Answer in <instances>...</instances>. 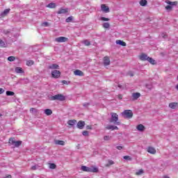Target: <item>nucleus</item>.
<instances>
[{
	"label": "nucleus",
	"mask_w": 178,
	"mask_h": 178,
	"mask_svg": "<svg viewBox=\"0 0 178 178\" xmlns=\"http://www.w3.org/2000/svg\"><path fill=\"white\" fill-rule=\"evenodd\" d=\"M111 118L109 119V122L113 123L115 126H120L121 123L119 122V115L116 113H111Z\"/></svg>",
	"instance_id": "f257e3e1"
},
{
	"label": "nucleus",
	"mask_w": 178,
	"mask_h": 178,
	"mask_svg": "<svg viewBox=\"0 0 178 178\" xmlns=\"http://www.w3.org/2000/svg\"><path fill=\"white\" fill-rule=\"evenodd\" d=\"M50 101H65L66 99V97L62 94H58L54 96H51L49 97Z\"/></svg>",
	"instance_id": "f03ea898"
},
{
	"label": "nucleus",
	"mask_w": 178,
	"mask_h": 178,
	"mask_svg": "<svg viewBox=\"0 0 178 178\" xmlns=\"http://www.w3.org/2000/svg\"><path fill=\"white\" fill-rule=\"evenodd\" d=\"M81 170L83 172H90L92 173H97L98 172V168L97 167H87L86 165H83L81 167Z\"/></svg>",
	"instance_id": "7ed1b4c3"
},
{
	"label": "nucleus",
	"mask_w": 178,
	"mask_h": 178,
	"mask_svg": "<svg viewBox=\"0 0 178 178\" xmlns=\"http://www.w3.org/2000/svg\"><path fill=\"white\" fill-rule=\"evenodd\" d=\"M121 115L124 119H131L133 118V111L131 110H124Z\"/></svg>",
	"instance_id": "20e7f679"
},
{
	"label": "nucleus",
	"mask_w": 178,
	"mask_h": 178,
	"mask_svg": "<svg viewBox=\"0 0 178 178\" xmlns=\"http://www.w3.org/2000/svg\"><path fill=\"white\" fill-rule=\"evenodd\" d=\"M9 144H12L13 145H15V147H17L22 145V141L21 140L15 141V138H11L9 139Z\"/></svg>",
	"instance_id": "39448f33"
},
{
	"label": "nucleus",
	"mask_w": 178,
	"mask_h": 178,
	"mask_svg": "<svg viewBox=\"0 0 178 178\" xmlns=\"http://www.w3.org/2000/svg\"><path fill=\"white\" fill-rule=\"evenodd\" d=\"M51 77L54 79H58V77H60V71L56 70L52 71Z\"/></svg>",
	"instance_id": "423d86ee"
},
{
	"label": "nucleus",
	"mask_w": 178,
	"mask_h": 178,
	"mask_svg": "<svg viewBox=\"0 0 178 178\" xmlns=\"http://www.w3.org/2000/svg\"><path fill=\"white\" fill-rule=\"evenodd\" d=\"M67 40H68L67 38L60 36V37L56 38L55 39V42H66V41H67Z\"/></svg>",
	"instance_id": "0eeeda50"
},
{
	"label": "nucleus",
	"mask_w": 178,
	"mask_h": 178,
	"mask_svg": "<svg viewBox=\"0 0 178 178\" xmlns=\"http://www.w3.org/2000/svg\"><path fill=\"white\" fill-rule=\"evenodd\" d=\"M84 126H86V122L84 121H79L76 124V127L80 130H83V129H84Z\"/></svg>",
	"instance_id": "6e6552de"
},
{
	"label": "nucleus",
	"mask_w": 178,
	"mask_h": 178,
	"mask_svg": "<svg viewBox=\"0 0 178 178\" xmlns=\"http://www.w3.org/2000/svg\"><path fill=\"white\" fill-rule=\"evenodd\" d=\"M104 66H109L111 65V59L108 56H105L103 59Z\"/></svg>",
	"instance_id": "1a4fd4ad"
},
{
	"label": "nucleus",
	"mask_w": 178,
	"mask_h": 178,
	"mask_svg": "<svg viewBox=\"0 0 178 178\" xmlns=\"http://www.w3.org/2000/svg\"><path fill=\"white\" fill-rule=\"evenodd\" d=\"M69 12V8H60L58 12V15H66Z\"/></svg>",
	"instance_id": "9d476101"
},
{
	"label": "nucleus",
	"mask_w": 178,
	"mask_h": 178,
	"mask_svg": "<svg viewBox=\"0 0 178 178\" xmlns=\"http://www.w3.org/2000/svg\"><path fill=\"white\" fill-rule=\"evenodd\" d=\"M147 151L149 152V154H152V155H155V154H156V149H155V148L153 147H148Z\"/></svg>",
	"instance_id": "9b49d317"
},
{
	"label": "nucleus",
	"mask_w": 178,
	"mask_h": 178,
	"mask_svg": "<svg viewBox=\"0 0 178 178\" xmlns=\"http://www.w3.org/2000/svg\"><path fill=\"white\" fill-rule=\"evenodd\" d=\"M15 73H17L18 74H23L24 73V70H23V68L20 67H16L15 68Z\"/></svg>",
	"instance_id": "f8f14e48"
},
{
	"label": "nucleus",
	"mask_w": 178,
	"mask_h": 178,
	"mask_svg": "<svg viewBox=\"0 0 178 178\" xmlns=\"http://www.w3.org/2000/svg\"><path fill=\"white\" fill-rule=\"evenodd\" d=\"M101 9L102 12H105V13H109V7L106 6L105 4H102Z\"/></svg>",
	"instance_id": "ddd939ff"
},
{
	"label": "nucleus",
	"mask_w": 178,
	"mask_h": 178,
	"mask_svg": "<svg viewBox=\"0 0 178 178\" xmlns=\"http://www.w3.org/2000/svg\"><path fill=\"white\" fill-rule=\"evenodd\" d=\"M141 97V94L140 92H134L132 94L133 101H136L138 99V97Z\"/></svg>",
	"instance_id": "4468645a"
},
{
	"label": "nucleus",
	"mask_w": 178,
	"mask_h": 178,
	"mask_svg": "<svg viewBox=\"0 0 178 178\" xmlns=\"http://www.w3.org/2000/svg\"><path fill=\"white\" fill-rule=\"evenodd\" d=\"M49 69H51V70H55L56 69H59V65L58 64H51L49 65Z\"/></svg>",
	"instance_id": "2eb2a0df"
},
{
	"label": "nucleus",
	"mask_w": 178,
	"mask_h": 178,
	"mask_svg": "<svg viewBox=\"0 0 178 178\" xmlns=\"http://www.w3.org/2000/svg\"><path fill=\"white\" fill-rule=\"evenodd\" d=\"M169 106L170 108H171V109H176L177 108H178V103L177 102L170 103Z\"/></svg>",
	"instance_id": "dca6fc26"
},
{
	"label": "nucleus",
	"mask_w": 178,
	"mask_h": 178,
	"mask_svg": "<svg viewBox=\"0 0 178 178\" xmlns=\"http://www.w3.org/2000/svg\"><path fill=\"white\" fill-rule=\"evenodd\" d=\"M74 74L75 76H84V73L80 70H76L74 72Z\"/></svg>",
	"instance_id": "f3484780"
},
{
	"label": "nucleus",
	"mask_w": 178,
	"mask_h": 178,
	"mask_svg": "<svg viewBox=\"0 0 178 178\" xmlns=\"http://www.w3.org/2000/svg\"><path fill=\"white\" fill-rule=\"evenodd\" d=\"M136 129L138 131H144V130H145V127L142 124H140L136 127Z\"/></svg>",
	"instance_id": "a211bd4d"
},
{
	"label": "nucleus",
	"mask_w": 178,
	"mask_h": 178,
	"mask_svg": "<svg viewBox=\"0 0 178 178\" xmlns=\"http://www.w3.org/2000/svg\"><path fill=\"white\" fill-rule=\"evenodd\" d=\"M44 114L47 115V116H51V115L52 114V110L47 108L44 111Z\"/></svg>",
	"instance_id": "6ab92c4d"
},
{
	"label": "nucleus",
	"mask_w": 178,
	"mask_h": 178,
	"mask_svg": "<svg viewBox=\"0 0 178 178\" xmlns=\"http://www.w3.org/2000/svg\"><path fill=\"white\" fill-rule=\"evenodd\" d=\"M76 123L77 120H70L67 121V124H69V126H74Z\"/></svg>",
	"instance_id": "aec40b11"
},
{
	"label": "nucleus",
	"mask_w": 178,
	"mask_h": 178,
	"mask_svg": "<svg viewBox=\"0 0 178 178\" xmlns=\"http://www.w3.org/2000/svg\"><path fill=\"white\" fill-rule=\"evenodd\" d=\"M148 56L147 54H142L140 56V60H148Z\"/></svg>",
	"instance_id": "412c9836"
},
{
	"label": "nucleus",
	"mask_w": 178,
	"mask_h": 178,
	"mask_svg": "<svg viewBox=\"0 0 178 178\" xmlns=\"http://www.w3.org/2000/svg\"><path fill=\"white\" fill-rule=\"evenodd\" d=\"M54 143L56 145H65V141H63V140H56L54 141Z\"/></svg>",
	"instance_id": "4be33fe9"
},
{
	"label": "nucleus",
	"mask_w": 178,
	"mask_h": 178,
	"mask_svg": "<svg viewBox=\"0 0 178 178\" xmlns=\"http://www.w3.org/2000/svg\"><path fill=\"white\" fill-rule=\"evenodd\" d=\"M116 44H118V45H122V47H126V42L122 40H116Z\"/></svg>",
	"instance_id": "5701e85b"
},
{
	"label": "nucleus",
	"mask_w": 178,
	"mask_h": 178,
	"mask_svg": "<svg viewBox=\"0 0 178 178\" xmlns=\"http://www.w3.org/2000/svg\"><path fill=\"white\" fill-rule=\"evenodd\" d=\"M167 3L170 6H176V5H177V1H167Z\"/></svg>",
	"instance_id": "b1692460"
},
{
	"label": "nucleus",
	"mask_w": 178,
	"mask_h": 178,
	"mask_svg": "<svg viewBox=\"0 0 178 178\" xmlns=\"http://www.w3.org/2000/svg\"><path fill=\"white\" fill-rule=\"evenodd\" d=\"M47 8L50 9H54V8H56V4L55 3H50L47 5Z\"/></svg>",
	"instance_id": "393cba45"
},
{
	"label": "nucleus",
	"mask_w": 178,
	"mask_h": 178,
	"mask_svg": "<svg viewBox=\"0 0 178 178\" xmlns=\"http://www.w3.org/2000/svg\"><path fill=\"white\" fill-rule=\"evenodd\" d=\"M6 94L7 97H13V95H15V93L13 91H9V90H7L6 92Z\"/></svg>",
	"instance_id": "a878e982"
},
{
	"label": "nucleus",
	"mask_w": 178,
	"mask_h": 178,
	"mask_svg": "<svg viewBox=\"0 0 178 178\" xmlns=\"http://www.w3.org/2000/svg\"><path fill=\"white\" fill-rule=\"evenodd\" d=\"M102 27H104V29H109L111 27V24L108 22H104L102 24Z\"/></svg>",
	"instance_id": "bb28decb"
},
{
	"label": "nucleus",
	"mask_w": 178,
	"mask_h": 178,
	"mask_svg": "<svg viewBox=\"0 0 178 178\" xmlns=\"http://www.w3.org/2000/svg\"><path fill=\"white\" fill-rule=\"evenodd\" d=\"M147 0H141V1H140V6H147Z\"/></svg>",
	"instance_id": "cd10ccee"
},
{
	"label": "nucleus",
	"mask_w": 178,
	"mask_h": 178,
	"mask_svg": "<svg viewBox=\"0 0 178 178\" xmlns=\"http://www.w3.org/2000/svg\"><path fill=\"white\" fill-rule=\"evenodd\" d=\"M83 44H84V45H86V47H89V45H91V42L88 41V40H83Z\"/></svg>",
	"instance_id": "c85d7f7f"
},
{
	"label": "nucleus",
	"mask_w": 178,
	"mask_h": 178,
	"mask_svg": "<svg viewBox=\"0 0 178 178\" xmlns=\"http://www.w3.org/2000/svg\"><path fill=\"white\" fill-rule=\"evenodd\" d=\"M108 163L107 164H106V166L107 168H109V166H111V165H114L115 164V162L112 160H108Z\"/></svg>",
	"instance_id": "c756f323"
},
{
	"label": "nucleus",
	"mask_w": 178,
	"mask_h": 178,
	"mask_svg": "<svg viewBox=\"0 0 178 178\" xmlns=\"http://www.w3.org/2000/svg\"><path fill=\"white\" fill-rule=\"evenodd\" d=\"M0 47L1 48H6V44H5V42H3V40L0 39Z\"/></svg>",
	"instance_id": "7c9ffc66"
},
{
	"label": "nucleus",
	"mask_w": 178,
	"mask_h": 178,
	"mask_svg": "<svg viewBox=\"0 0 178 178\" xmlns=\"http://www.w3.org/2000/svg\"><path fill=\"white\" fill-rule=\"evenodd\" d=\"M147 62H149L152 65H155V60H154L152 58L149 57Z\"/></svg>",
	"instance_id": "2f4dec72"
},
{
	"label": "nucleus",
	"mask_w": 178,
	"mask_h": 178,
	"mask_svg": "<svg viewBox=\"0 0 178 178\" xmlns=\"http://www.w3.org/2000/svg\"><path fill=\"white\" fill-rule=\"evenodd\" d=\"M26 65L27 66H33V65H34V61H33L32 60H29L26 61Z\"/></svg>",
	"instance_id": "473e14b6"
},
{
	"label": "nucleus",
	"mask_w": 178,
	"mask_h": 178,
	"mask_svg": "<svg viewBox=\"0 0 178 178\" xmlns=\"http://www.w3.org/2000/svg\"><path fill=\"white\" fill-rule=\"evenodd\" d=\"M72 21H73V17L72 16L68 17L65 19L66 23H70V22H72Z\"/></svg>",
	"instance_id": "72a5a7b5"
},
{
	"label": "nucleus",
	"mask_w": 178,
	"mask_h": 178,
	"mask_svg": "<svg viewBox=\"0 0 178 178\" xmlns=\"http://www.w3.org/2000/svg\"><path fill=\"white\" fill-rule=\"evenodd\" d=\"M10 12V9H6L4 11L1 13L2 16H5V15H8Z\"/></svg>",
	"instance_id": "f704fd0d"
},
{
	"label": "nucleus",
	"mask_w": 178,
	"mask_h": 178,
	"mask_svg": "<svg viewBox=\"0 0 178 178\" xmlns=\"http://www.w3.org/2000/svg\"><path fill=\"white\" fill-rule=\"evenodd\" d=\"M16 60V58H15V56H9L8 58V60H9L10 62H13Z\"/></svg>",
	"instance_id": "c9c22d12"
},
{
	"label": "nucleus",
	"mask_w": 178,
	"mask_h": 178,
	"mask_svg": "<svg viewBox=\"0 0 178 178\" xmlns=\"http://www.w3.org/2000/svg\"><path fill=\"white\" fill-rule=\"evenodd\" d=\"M106 129L107 130H114V125H107Z\"/></svg>",
	"instance_id": "e433bc0d"
},
{
	"label": "nucleus",
	"mask_w": 178,
	"mask_h": 178,
	"mask_svg": "<svg viewBox=\"0 0 178 178\" xmlns=\"http://www.w3.org/2000/svg\"><path fill=\"white\" fill-rule=\"evenodd\" d=\"M49 169H56V165L55 163H49Z\"/></svg>",
	"instance_id": "4c0bfd02"
},
{
	"label": "nucleus",
	"mask_w": 178,
	"mask_h": 178,
	"mask_svg": "<svg viewBox=\"0 0 178 178\" xmlns=\"http://www.w3.org/2000/svg\"><path fill=\"white\" fill-rule=\"evenodd\" d=\"M100 20H102V22H109V18H106L105 17H101Z\"/></svg>",
	"instance_id": "58836bf2"
},
{
	"label": "nucleus",
	"mask_w": 178,
	"mask_h": 178,
	"mask_svg": "<svg viewBox=\"0 0 178 178\" xmlns=\"http://www.w3.org/2000/svg\"><path fill=\"white\" fill-rule=\"evenodd\" d=\"M123 159H125L126 161H131L132 159L130 156H124Z\"/></svg>",
	"instance_id": "ea45409f"
},
{
	"label": "nucleus",
	"mask_w": 178,
	"mask_h": 178,
	"mask_svg": "<svg viewBox=\"0 0 178 178\" xmlns=\"http://www.w3.org/2000/svg\"><path fill=\"white\" fill-rule=\"evenodd\" d=\"M109 140H111V136H105L104 137V141H109Z\"/></svg>",
	"instance_id": "a19ab883"
},
{
	"label": "nucleus",
	"mask_w": 178,
	"mask_h": 178,
	"mask_svg": "<svg viewBox=\"0 0 178 178\" xmlns=\"http://www.w3.org/2000/svg\"><path fill=\"white\" fill-rule=\"evenodd\" d=\"M144 173V170H139L138 172H136V175L138 176H140V175H143Z\"/></svg>",
	"instance_id": "79ce46f5"
},
{
	"label": "nucleus",
	"mask_w": 178,
	"mask_h": 178,
	"mask_svg": "<svg viewBox=\"0 0 178 178\" xmlns=\"http://www.w3.org/2000/svg\"><path fill=\"white\" fill-rule=\"evenodd\" d=\"M146 88L148 90H152V84H146Z\"/></svg>",
	"instance_id": "37998d69"
},
{
	"label": "nucleus",
	"mask_w": 178,
	"mask_h": 178,
	"mask_svg": "<svg viewBox=\"0 0 178 178\" xmlns=\"http://www.w3.org/2000/svg\"><path fill=\"white\" fill-rule=\"evenodd\" d=\"M39 166L38 165H35L31 167V170H37V169H38Z\"/></svg>",
	"instance_id": "c03bdc74"
},
{
	"label": "nucleus",
	"mask_w": 178,
	"mask_h": 178,
	"mask_svg": "<svg viewBox=\"0 0 178 178\" xmlns=\"http://www.w3.org/2000/svg\"><path fill=\"white\" fill-rule=\"evenodd\" d=\"M42 26H43V27H48V26H49V24L48 22H43L42 24Z\"/></svg>",
	"instance_id": "a18cd8bd"
},
{
	"label": "nucleus",
	"mask_w": 178,
	"mask_h": 178,
	"mask_svg": "<svg viewBox=\"0 0 178 178\" xmlns=\"http://www.w3.org/2000/svg\"><path fill=\"white\" fill-rule=\"evenodd\" d=\"M161 37H162V38H168V35H166V33H161Z\"/></svg>",
	"instance_id": "49530a36"
},
{
	"label": "nucleus",
	"mask_w": 178,
	"mask_h": 178,
	"mask_svg": "<svg viewBox=\"0 0 178 178\" xmlns=\"http://www.w3.org/2000/svg\"><path fill=\"white\" fill-rule=\"evenodd\" d=\"M83 136H88V131H83L82 132Z\"/></svg>",
	"instance_id": "de8ad7c7"
},
{
	"label": "nucleus",
	"mask_w": 178,
	"mask_h": 178,
	"mask_svg": "<svg viewBox=\"0 0 178 178\" xmlns=\"http://www.w3.org/2000/svg\"><path fill=\"white\" fill-rule=\"evenodd\" d=\"M30 112L31 113H33V112H37V109L34 108H30Z\"/></svg>",
	"instance_id": "09e8293b"
},
{
	"label": "nucleus",
	"mask_w": 178,
	"mask_h": 178,
	"mask_svg": "<svg viewBox=\"0 0 178 178\" xmlns=\"http://www.w3.org/2000/svg\"><path fill=\"white\" fill-rule=\"evenodd\" d=\"M116 148H117V149H118L119 151H122V149H123V146H122V145L117 146Z\"/></svg>",
	"instance_id": "8fccbe9b"
},
{
	"label": "nucleus",
	"mask_w": 178,
	"mask_h": 178,
	"mask_svg": "<svg viewBox=\"0 0 178 178\" xmlns=\"http://www.w3.org/2000/svg\"><path fill=\"white\" fill-rule=\"evenodd\" d=\"M165 9L167 10H172V6H165Z\"/></svg>",
	"instance_id": "3c124183"
},
{
	"label": "nucleus",
	"mask_w": 178,
	"mask_h": 178,
	"mask_svg": "<svg viewBox=\"0 0 178 178\" xmlns=\"http://www.w3.org/2000/svg\"><path fill=\"white\" fill-rule=\"evenodd\" d=\"M3 92H5V90H3L2 88H0V94H3Z\"/></svg>",
	"instance_id": "603ef678"
},
{
	"label": "nucleus",
	"mask_w": 178,
	"mask_h": 178,
	"mask_svg": "<svg viewBox=\"0 0 178 178\" xmlns=\"http://www.w3.org/2000/svg\"><path fill=\"white\" fill-rule=\"evenodd\" d=\"M90 105V103H84L83 104V106L85 107V108H87V106H88Z\"/></svg>",
	"instance_id": "864d4df0"
},
{
	"label": "nucleus",
	"mask_w": 178,
	"mask_h": 178,
	"mask_svg": "<svg viewBox=\"0 0 178 178\" xmlns=\"http://www.w3.org/2000/svg\"><path fill=\"white\" fill-rule=\"evenodd\" d=\"M4 34L8 35L9 33H10L9 31H3V32Z\"/></svg>",
	"instance_id": "5fc2aeb1"
},
{
	"label": "nucleus",
	"mask_w": 178,
	"mask_h": 178,
	"mask_svg": "<svg viewBox=\"0 0 178 178\" xmlns=\"http://www.w3.org/2000/svg\"><path fill=\"white\" fill-rule=\"evenodd\" d=\"M63 84H67V81L63 80L62 81Z\"/></svg>",
	"instance_id": "6e6d98bb"
},
{
	"label": "nucleus",
	"mask_w": 178,
	"mask_h": 178,
	"mask_svg": "<svg viewBox=\"0 0 178 178\" xmlns=\"http://www.w3.org/2000/svg\"><path fill=\"white\" fill-rule=\"evenodd\" d=\"M118 98L119 99H122L123 98V96H122V95H119Z\"/></svg>",
	"instance_id": "4d7b16f0"
},
{
	"label": "nucleus",
	"mask_w": 178,
	"mask_h": 178,
	"mask_svg": "<svg viewBox=\"0 0 178 178\" xmlns=\"http://www.w3.org/2000/svg\"><path fill=\"white\" fill-rule=\"evenodd\" d=\"M5 178H12V175H8L6 176V177H5Z\"/></svg>",
	"instance_id": "13d9d810"
},
{
	"label": "nucleus",
	"mask_w": 178,
	"mask_h": 178,
	"mask_svg": "<svg viewBox=\"0 0 178 178\" xmlns=\"http://www.w3.org/2000/svg\"><path fill=\"white\" fill-rule=\"evenodd\" d=\"M114 130H119V127H118L117 126H114Z\"/></svg>",
	"instance_id": "bf43d9fd"
},
{
	"label": "nucleus",
	"mask_w": 178,
	"mask_h": 178,
	"mask_svg": "<svg viewBox=\"0 0 178 178\" xmlns=\"http://www.w3.org/2000/svg\"><path fill=\"white\" fill-rule=\"evenodd\" d=\"M119 88H123V86L120 84L118 85Z\"/></svg>",
	"instance_id": "052dcab7"
},
{
	"label": "nucleus",
	"mask_w": 178,
	"mask_h": 178,
	"mask_svg": "<svg viewBox=\"0 0 178 178\" xmlns=\"http://www.w3.org/2000/svg\"><path fill=\"white\" fill-rule=\"evenodd\" d=\"M129 74H130L131 77H133V76H134V74L133 73H130Z\"/></svg>",
	"instance_id": "680f3d73"
},
{
	"label": "nucleus",
	"mask_w": 178,
	"mask_h": 178,
	"mask_svg": "<svg viewBox=\"0 0 178 178\" xmlns=\"http://www.w3.org/2000/svg\"><path fill=\"white\" fill-rule=\"evenodd\" d=\"M164 178H170L169 177H168V176H165V177H164Z\"/></svg>",
	"instance_id": "e2e57ef3"
},
{
	"label": "nucleus",
	"mask_w": 178,
	"mask_h": 178,
	"mask_svg": "<svg viewBox=\"0 0 178 178\" xmlns=\"http://www.w3.org/2000/svg\"><path fill=\"white\" fill-rule=\"evenodd\" d=\"M0 116H2V114H0Z\"/></svg>",
	"instance_id": "0e129e2a"
}]
</instances>
